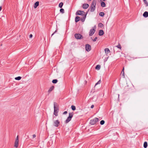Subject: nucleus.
<instances>
[{
	"label": "nucleus",
	"instance_id": "obj_8",
	"mask_svg": "<svg viewBox=\"0 0 148 148\" xmlns=\"http://www.w3.org/2000/svg\"><path fill=\"white\" fill-rule=\"evenodd\" d=\"M86 50L87 51H89L91 49V46L88 44H87L85 45Z\"/></svg>",
	"mask_w": 148,
	"mask_h": 148
},
{
	"label": "nucleus",
	"instance_id": "obj_19",
	"mask_svg": "<svg viewBox=\"0 0 148 148\" xmlns=\"http://www.w3.org/2000/svg\"><path fill=\"white\" fill-rule=\"evenodd\" d=\"M144 147L145 148H146L147 146V142H145L144 143L143 145Z\"/></svg>",
	"mask_w": 148,
	"mask_h": 148
},
{
	"label": "nucleus",
	"instance_id": "obj_36",
	"mask_svg": "<svg viewBox=\"0 0 148 148\" xmlns=\"http://www.w3.org/2000/svg\"><path fill=\"white\" fill-rule=\"evenodd\" d=\"M57 32V30H56L55 31V32H54L53 34H52V35H51V36H53V34H54L56 32Z\"/></svg>",
	"mask_w": 148,
	"mask_h": 148
},
{
	"label": "nucleus",
	"instance_id": "obj_13",
	"mask_svg": "<svg viewBox=\"0 0 148 148\" xmlns=\"http://www.w3.org/2000/svg\"><path fill=\"white\" fill-rule=\"evenodd\" d=\"M39 2L38 1H36L34 4V8H36L39 5Z\"/></svg>",
	"mask_w": 148,
	"mask_h": 148
},
{
	"label": "nucleus",
	"instance_id": "obj_4",
	"mask_svg": "<svg viewBox=\"0 0 148 148\" xmlns=\"http://www.w3.org/2000/svg\"><path fill=\"white\" fill-rule=\"evenodd\" d=\"M18 142H19V138L18 136H17L15 139V141L14 143V147L17 148L18 147Z\"/></svg>",
	"mask_w": 148,
	"mask_h": 148
},
{
	"label": "nucleus",
	"instance_id": "obj_20",
	"mask_svg": "<svg viewBox=\"0 0 148 148\" xmlns=\"http://www.w3.org/2000/svg\"><path fill=\"white\" fill-rule=\"evenodd\" d=\"M144 1L145 4L146 6H148V3L147 1L146 0H143Z\"/></svg>",
	"mask_w": 148,
	"mask_h": 148
},
{
	"label": "nucleus",
	"instance_id": "obj_28",
	"mask_svg": "<svg viewBox=\"0 0 148 148\" xmlns=\"http://www.w3.org/2000/svg\"><path fill=\"white\" fill-rule=\"evenodd\" d=\"M60 12L62 13H63L64 12V10L63 9H61L60 10Z\"/></svg>",
	"mask_w": 148,
	"mask_h": 148
},
{
	"label": "nucleus",
	"instance_id": "obj_7",
	"mask_svg": "<svg viewBox=\"0 0 148 148\" xmlns=\"http://www.w3.org/2000/svg\"><path fill=\"white\" fill-rule=\"evenodd\" d=\"M76 14L78 15H86L85 14V12L79 10L77 11L76 12Z\"/></svg>",
	"mask_w": 148,
	"mask_h": 148
},
{
	"label": "nucleus",
	"instance_id": "obj_43",
	"mask_svg": "<svg viewBox=\"0 0 148 148\" xmlns=\"http://www.w3.org/2000/svg\"><path fill=\"white\" fill-rule=\"evenodd\" d=\"M88 1H90L91 0H87Z\"/></svg>",
	"mask_w": 148,
	"mask_h": 148
},
{
	"label": "nucleus",
	"instance_id": "obj_1",
	"mask_svg": "<svg viewBox=\"0 0 148 148\" xmlns=\"http://www.w3.org/2000/svg\"><path fill=\"white\" fill-rule=\"evenodd\" d=\"M54 111L53 114L56 116H58V108L57 103L56 102L54 103Z\"/></svg>",
	"mask_w": 148,
	"mask_h": 148
},
{
	"label": "nucleus",
	"instance_id": "obj_10",
	"mask_svg": "<svg viewBox=\"0 0 148 148\" xmlns=\"http://www.w3.org/2000/svg\"><path fill=\"white\" fill-rule=\"evenodd\" d=\"M75 38L77 39H81L82 37V35L79 34H75Z\"/></svg>",
	"mask_w": 148,
	"mask_h": 148
},
{
	"label": "nucleus",
	"instance_id": "obj_32",
	"mask_svg": "<svg viewBox=\"0 0 148 148\" xmlns=\"http://www.w3.org/2000/svg\"><path fill=\"white\" fill-rule=\"evenodd\" d=\"M101 83V80H99L95 84V86H96L97 85L100 84Z\"/></svg>",
	"mask_w": 148,
	"mask_h": 148
},
{
	"label": "nucleus",
	"instance_id": "obj_22",
	"mask_svg": "<svg viewBox=\"0 0 148 148\" xmlns=\"http://www.w3.org/2000/svg\"><path fill=\"white\" fill-rule=\"evenodd\" d=\"M99 15L101 16H103L104 15V13L103 12H101L99 13Z\"/></svg>",
	"mask_w": 148,
	"mask_h": 148
},
{
	"label": "nucleus",
	"instance_id": "obj_16",
	"mask_svg": "<svg viewBox=\"0 0 148 148\" xmlns=\"http://www.w3.org/2000/svg\"><path fill=\"white\" fill-rule=\"evenodd\" d=\"M105 51L106 54H108L110 52L109 49L108 48H106L105 49Z\"/></svg>",
	"mask_w": 148,
	"mask_h": 148
},
{
	"label": "nucleus",
	"instance_id": "obj_9",
	"mask_svg": "<svg viewBox=\"0 0 148 148\" xmlns=\"http://www.w3.org/2000/svg\"><path fill=\"white\" fill-rule=\"evenodd\" d=\"M95 30L94 29H91L89 32V35L90 36H91L94 34Z\"/></svg>",
	"mask_w": 148,
	"mask_h": 148
},
{
	"label": "nucleus",
	"instance_id": "obj_2",
	"mask_svg": "<svg viewBox=\"0 0 148 148\" xmlns=\"http://www.w3.org/2000/svg\"><path fill=\"white\" fill-rule=\"evenodd\" d=\"M96 4V0H93L90 7V11L91 12H94L95 9Z\"/></svg>",
	"mask_w": 148,
	"mask_h": 148
},
{
	"label": "nucleus",
	"instance_id": "obj_21",
	"mask_svg": "<svg viewBox=\"0 0 148 148\" xmlns=\"http://www.w3.org/2000/svg\"><path fill=\"white\" fill-rule=\"evenodd\" d=\"M100 66L99 65H98L96 66L95 69L97 70H99L100 68Z\"/></svg>",
	"mask_w": 148,
	"mask_h": 148
},
{
	"label": "nucleus",
	"instance_id": "obj_18",
	"mask_svg": "<svg viewBox=\"0 0 148 148\" xmlns=\"http://www.w3.org/2000/svg\"><path fill=\"white\" fill-rule=\"evenodd\" d=\"M101 6L103 7H104L106 6V4L104 2L102 1L101 3Z\"/></svg>",
	"mask_w": 148,
	"mask_h": 148
},
{
	"label": "nucleus",
	"instance_id": "obj_24",
	"mask_svg": "<svg viewBox=\"0 0 148 148\" xmlns=\"http://www.w3.org/2000/svg\"><path fill=\"white\" fill-rule=\"evenodd\" d=\"M63 5V3L61 2L59 3V6L60 8H61L62 7Z\"/></svg>",
	"mask_w": 148,
	"mask_h": 148
},
{
	"label": "nucleus",
	"instance_id": "obj_45",
	"mask_svg": "<svg viewBox=\"0 0 148 148\" xmlns=\"http://www.w3.org/2000/svg\"><path fill=\"white\" fill-rule=\"evenodd\" d=\"M103 1H105L106 0H103Z\"/></svg>",
	"mask_w": 148,
	"mask_h": 148
},
{
	"label": "nucleus",
	"instance_id": "obj_17",
	"mask_svg": "<svg viewBox=\"0 0 148 148\" xmlns=\"http://www.w3.org/2000/svg\"><path fill=\"white\" fill-rule=\"evenodd\" d=\"M80 17L78 16H77L75 18V21L77 22L79 20Z\"/></svg>",
	"mask_w": 148,
	"mask_h": 148
},
{
	"label": "nucleus",
	"instance_id": "obj_41",
	"mask_svg": "<svg viewBox=\"0 0 148 148\" xmlns=\"http://www.w3.org/2000/svg\"><path fill=\"white\" fill-rule=\"evenodd\" d=\"M2 9V7L1 6L0 7V11Z\"/></svg>",
	"mask_w": 148,
	"mask_h": 148
},
{
	"label": "nucleus",
	"instance_id": "obj_44",
	"mask_svg": "<svg viewBox=\"0 0 148 148\" xmlns=\"http://www.w3.org/2000/svg\"><path fill=\"white\" fill-rule=\"evenodd\" d=\"M95 97V96H94V97H93V98H92V99H94V97Z\"/></svg>",
	"mask_w": 148,
	"mask_h": 148
},
{
	"label": "nucleus",
	"instance_id": "obj_11",
	"mask_svg": "<svg viewBox=\"0 0 148 148\" xmlns=\"http://www.w3.org/2000/svg\"><path fill=\"white\" fill-rule=\"evenodd\" d=\"M89 6V5L88 4H84L83 5V8L84 9H87Z\"/></svg>",
	"mask_w": 148,
	"mask_h": 148
},
{
	"label": "nucleus",
	"instance_id": "obj_34",
	"mask_svg": "<svg viewBox=\"0 0 148 148\" xmlns=\"http://www.w3.org/2000/svg\"><path fill=\"white\" fill-rule=\"evenodd\" d=\"M97 37H96L93 40V41L94 42L96 41L97 39Z\"/></svg>",
	"mask_w": 148,
	"mask_h": 148
},
{
	"label": "nucleus",
	"instance_id": "obj_14",
	"mask_svg": "<svg viewBox=\"0 0 148 148\" xmlns=\"http://www.w3.org/2000/svg\"><path fill=\"white\" fill-rule=\"evenodd\" d=\"M143 16L145 17H147L148 16V12H145L143 14Z\"/></svg>",
	"mask_w": 148,
	"mask_h": 148
},
{
	"label": "nucleus",
	"instance_id": "obj_38",
	"mask_svg": "<svg viewBox=\"0 0 148 148\" xmlns=\"http://www.w3.org/2000/svg\"><path fill=\"white\" fill-rule=\"evenodd\" d=\"M67 111H65L63 113V114H66L67 113Z\"/></svg>",
	"mask_w": 148,
	"mask_h": 148
},
{
	"label": "nucleus",
	"instance_id": "obj_6",
	"mask_svg": "<svg viewBox=\"0 0 148 148\" xmlns=\"http://www.w3.org/2000/svg\"><path fill=\"white\" fill-rule=\"evenodd\" d=\"M60 123V122L58 120H55L53 121V125L55 127H57L59 126Z\"/></svg>",
	"mask_w": 148,
	"mask_h": 148
},
{
	"label": "nucleus",
	"instance_id": "obj_3",
	"mask_svg": "<svg viewBox=\"0 0 148 148\" xmlns=\"http://www.w3.org/2000/svg\"><path fill=\"white\" fill-rule=\"evenodd\" d=\"M99 121L98 118H95L91 120L90 122V123L91 125H94L98 122Z\"/></svg>",
	"mask_w": 148,
	"mask_h": 148
},
{
	"label": "nucleus",
	"instance_id": "obj_25",
	"mask_svg": "<svg viewBox=\"0 0 148 148\" xmlns=\"http://www.w3.org/2000/svg\"><path fill=\"white\" fill-rule=\"evenodd\" d=\"M71 108L73 110H75L76 109L75 107L74 106H71Z\"/></svg>",
	"mask_w": 148,
	"mask_h": 148
},
{
	"label": "nucleus",
	"instance_id": "obj_35",
	"mask_svg": "<svg viewBox=\"0 0 148 148\" xmlns=\"http://www.w3.org/2000/svg\"><path fill=\"white\" fill-rule=\"evenodd\" d=\"M57 32V30H56L55 31V32H54L53 34H52V35H51V36H53V34H54L56 32Z\"/></svg>",
	"mask_w": 148,
	"mask_h": 148
},
{
	"label": "nucleus",
	"instance_id": "obj_42",
	"mask_svg": "<svg viewBox=\"0 0 148 148\" xmlns=\"http://www.w3.org/2000/svg\"><path fill=\"white\" fill-rule=\"evenodd\" d=\"M121 73V74H122V75L123 76V73Z\"/></svg>",
	"mask_w": 148,
	"mask_h": 148
},
{
	"label": "nucleus",
	"instance_id": "obj_15",
	"mask_svg": "<svg viewBox=\"0 0 148 148\" xmlns=\"http://www.w3.org/2000/svg\"><path fill=\"white\" fill-rule=\"evenodd\" d=\"M104 34V32L103 30H101L99 31V36H102Z\"/></svg>",
	"mask_w": 148,
	"mask_h": 148
},
{
	"label": "nucleus",
	"instance_id": "obj_5",
	"mask_svg": "<svg viewBox=\"0 0 148 148\" xmlns=\"http://www.w3.org/2000/svg\"><path fill=\"white\" fill-rule=\"evenodd\" d=\"M73 114L72 113H69V116L68 117L67 119L65 121V122L66 123H68L69 121H71L72 118L73 117Z\"/></svg>",
	"mask_w": 148,
	"mask_h": 148
},
{
	"label": "nucleus",
	"instance_id": "obj_40",
	"mask_svg": "<svg viewBox=\"0 0 148 148\" xmlns=\"http://www.w3.org/2000/svg\"><path fill=\"white\" fill-rule=\"evenodd\" d=\"M36 136L35 134H34L33 135V138H35L36 137Z\"/></svg>",
	"mask_w": 148,
	"mask_h": 148
},
{
	"label": "nucleus",
	"instance_id": "obj_31",
	"mask_svg": "<svg viewBox=\"0 0 148 148\" xmlns=\"http://www.w3.org/2000/svg\"><path fill=\"white\" fill-rule=\"evenodd\" d=\"M86 15H84L83 17V18L82 19V22H84V20L86 17Z\"/></svg>",
	"mask_w": 148,
	"mask_h": 148
},
{
	"label": "nucleus",
	"instance_id": "obj_23",
	"mask_svg": "<svg viewBox=\"0 0 148 148\" xmlns=\"http://www.w3.org/2000/svg\"><path fill=\"white\" fill-rule=\"evenodd\" d=\"M57 82H58L57 80L56 79H53L52 81V83L54 84L56 83H57Z\"/></svg>",
	"mask_w": 148,
	"mask_h": 148
},
{
	"label": "nucleus",
	"instance_id": "obj_33",
	"mask_svg": "<svg viewBox=\"0 0 148 148\" xmlns=\"http://www.w3.org/2000/svg\"><path fill=\"white\" fill-rule=\"evenodd\" d=\"M124 68H123V69L122 70V71H121V73H123V76H124Z\"/></svg>",
	"mask_w": 148,
	"mask_h": 148
},
{
	"label": "nucleus",
	"instance_id": "obj_27",
	"mask_svg": "<svg viewBox=\"0 0 148 148\" xmlns=\"http://www.w3.org/2000/svg\"><path fill=\"white\" fill-rule=\"evenodd\" d=\"M105 121L103 120H101L100 122V123L101 125H103L104 124Z\"/></svg>",
	"mask_w": 148,
	"mask_h": 148
},
{
	"label": "nucleus",
	"instance_id": "obj_30",
	"mask_svg": "<svg viewBox=\"0 0 148 148\" xmlns=\"http://www.w3.org/2000/svg\"><path fill=\"white\" fill-rule=\"evenodd\" d=\"M116 47L120 49H121V47L120 44H119L118 45L116 46Z\"/></svg>",
	"mask_w": 148,
	"mask_h": 148
},
{
	"label": "nucleus",
	"instance_id": "obj_37",
	"mask_svg": "<svg viewBox=\"0 0 148 148\" xmlns=\"http://www.w3.org/2000/svg\"><path fill=\"white\" fill-rule=\"evenodd\" d=\"M32 37V34H30L29 36V38H31Z\"/></svg>",
	"mask_w": 148,
	"mask_h": 148
},
{
	"label": "nucleus",
	"instance_id": "obj_12",
	"mask_svg": "<svg viewBox=\"0 0 148 148\" xmlns=\"http://www.w3.org/2000/svg\"><path fill=\"white\" fill-rule=\"evenodd\" d=\"M54 88V87L53 86H52L49 88L48 91L49 94L50 92L53 90Z\"/></svg>",
	"mask_w": 148,
	"mask_h": 148
},
{
	"label": "nucleus",
	"instance_id": "obj_29",
	"mask_svg": "<svg viewBox=\"0 0 148 148\" xmlns=\"http://www.w3.org/2000/svg\"><path fill=\"white\" fill-rule=\"evenodd\" d=\"M103 26V24L102 23H99L98 24V26L100 27H102Z\"/></svg>",
	"mask_w": 148,
	"mask_h": 148
},
{
	"label": "nucleus",
	"instance_id": "obj_39",
	"mask_svg": "<svg viewBox=\"0 0 148 148\" xmlns=\"http://www.w3.org/2000/svg\"><path fill=\"white\" fill-rule=\"evenodd\" d=\"M94 107V105H92L91 106L90 108H93Z\"/></svg>",
	"mask_w": 148,
	"mask_h": 148
},
{
	"label": "nucleus",
	"instance_id": "obj_26",
	"mask_svg": "<svg viewBox=\"0 0 148 148\" xmlns=\"http://www.w3.org/2000/svg\"><path fill=\"white\" fill-rule=\"evenodd\" d=\"M21 77L20 76H18L15 78V79L16 80H20L21 79Z\"/></svg>",
	"mask_w": 148,
	"mask_h": 148
}]
</instances>
